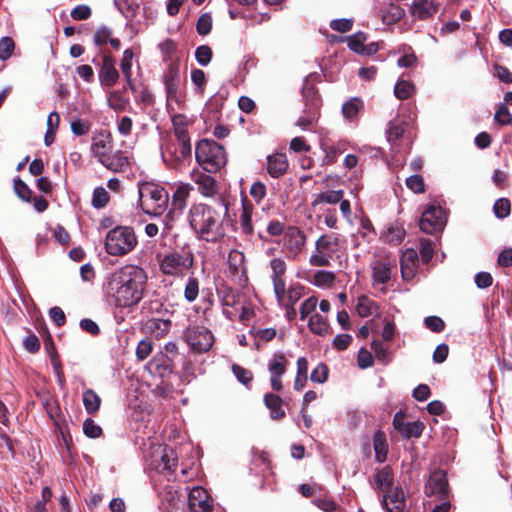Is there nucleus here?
Listing matches in <instances>:
<instances>
[{"instance_id": "1", "label": "nucleus", "mask_w": 512, "mask_h": 512, "mask_svg": "<svg viewBox=\"0 0 512 512\" xmlns=\"http://www.w3.org/2000/svg\"><path fill=\"white\" fill-rule=\"evenodd\" d=\"M147 280V273L142 267L125 264L105 277L102 289L114 306L131 308L143 299Z\"/></svg>"}, {"instance_id": "2", "label": "nucleus", "mask_w": 512, "mask_h": 512, "mask_svg": "<svg viewBox=\"0 0 512 512\" xmlns=\"http://www.w3.org/2000/svg\"><path fill=\"white\" fill-rule=\"evenodd\" d=\"M188 222L205 241L215 242L225 235L218 212L206 204H193L189 209Z\"/></svg>"}, {"instance_id": "3", "label": "nucleus", "mask_w": 512, "mask_h": 512, "mask_svg": "<svg viewBox=\"0 0 512 512\" xmlns=\"http://www.w3.org/2000/svg\"><path fill=\"white\" fill-rule=\"evenodd\" d=\"M138 244L135 231L130 226H117L105 236V251L111 256L122 257L132 252Z\"/></svg>"}, {"instance_id": "4", "label": "nucleus", "mask_w": 512, "mask_h": 512, "mask_svg": "<svg viewBox=\"0 0 512 512\" xmlns=\"http://www.w3.org/2000/svg\"><path fill=\"white\" fill-rule=\"evenodd\" d=\"M139 204L146 214L160 215L167 207L169 194L161 185L143 182L138 188Z\"/></svg>"}, {"instance_id": "5", "label": "nucleus", "mask_w": 512, "mask_h": 512, "mask_svg": "<svg viewBox=\"0 0 512 512\" xmlns=\"http://www.w3.org/2000/svg\"><path fill=\"white\" fill-rule=\"evenodd\" d=\"M341 241L337 234L321 235L315 242V248L309 257L312 266L327 267L340 258Z\"/></svg>"}, {"instance_id": "6", "label": "nucleus", "mask_w": 512, "mask_h": 512, "mask_svg": "<svg viewBox=\"0 0 512 512\" xmlns=\"http://www.w3.org/2000/svg\"><path fill=\"white\" fill-rule=\"evenodd\" d=\"M197 163L207 172L215 173L227 162L224 148L214 140L203 139L195 149Z\"/></svg>"}, {"instance_id": "7", "label": "nucleus", "mask_w": 512, "mask_h": 512, "mask_svg": "<svg viewBox=\"0 0 512 512\" xmlns=\"http://www.w3.org/2000/svg\"><path fill=\"white\" fill-rule=\"evenodd\" d=\"M160 271L167 276H184L194 264V254L188 247L173 250L158 257Z\"/></svg>"}, {"instance_id": "8", "label": "nucleus", "mask_w": 512, "mask_h": 512, "mask_svg": "<svg viewBox=\"0 0 512 512\" xmlns=\"http://www.w3.org/2000/svg\"><path fill=\"white\" fill-rule=\"evenodd\" d=\"M184 338L190 348L196 353L209 351L214 343L212 332L204 326H192L185 330Z\"/></svg>"}, {"instance_id": "9", "label": "nucleus", "mask_w": 512, "mask_h": 512, "mask_svg": "<svg viewBox=\"0 0 512 512\" xmlns=\"http://www.w3.org/2000/svg\"><path fill=\"white\" fill-rule=\"evenodd\" d=\"M289 360L286 355L277 351L267 361V370L270 374V386L273 391L280 392L283 389L282 377L287 372Z\"/></svg>"}, {"instance_id": "10", "label": "nucleus", "mask_w": 512, "mask_h": 512, "mask_svg": "<svg viewBox=\"0 0 512 512\" xmlns=\"http://www.w3.org/2000/svg\"><path fill=\"white\" fill-rule=\"evenodd\" d=\"M446 221L445 211L440 206L431 205L423 211L419 227L426 234H434L445 227Z\"/></svg>"}, {"instance_id": "11", "label": "nucleus", "mask_w": 512, "mask_h": 512, "mask_svg": "<svg viewBox=\"0 0 512 512\" xmlns=\"http://www.w3.org/2000/svg\"><path fill=\"white\" fill-rule=\"evenodd\" d=\"M162 81L165 85V90L168 99L180 101V63L179 61H172L168 64L163 73Z\"/></svg>"}, {"instance_id": "12", "label": "nucleus", "mask_w": 512, "mask_h": 512, "mask_svg": "<svg viewBox=\"0 0 512 512\" xmlns=\"http://www.w3.org/2000/svg\"><path fill=\"white\" fill-rule=\"evenodd\" d=\"M373 284H386L396 268V261L388 257L374 259L371 264Z\"/></svg>"}, {"instance_id": "13", "label": "nucleus", "mask_w": 512, "mask_h": 512, "mask_svg": "<svg viewBox=\"0 0 512 512\" xmlns=\"http://www.w3.org/2000/svg\"><path fill=\"white\" fill-rule=\"evenodd\" d=\"M190 512H212L213 500L208 492L202 487H194L188 495Z\"/></svg>"}, {"instance_id": "14", "label": "nucleus", "mask_w": 512, "mask_h": 512, "mask_svg": "<svg viewBox=\"0 0 512 512\" xmlns=\"http://www.w3.org/2000/svg\"><path fill=\"white\" fill-rule=\"evenodd\" d=\"M425 493L427 496H438L444 499L448 495V482L446 472L436 470L432 472L425 484Z\"/></svg>"}, {"instance_id": "15", "label": "nucleus", "mask_w": 512, "mask_h": 512, "mask_svg": "<svg viewBox=\"0 0 512 512\" xmlns=\"http://www.w3.org/2000/svg\"><path fill=\"white\" fill-rule=\"evenodd\" d=\"M306 236L297 227H289L284 235L283 245L290 257L295 258L304 248Z\"/></svg>"}, {"instance_id": "16", "label": "nucleus", "mask_w": 512, "mask_h": 512, "mask_svg": "<svg viewBox=\"0 0 512 512\" xmlns=\"http://www.w3.org/2000/svg\"><path fill=\"white\" fill-rule=\"evenodd\" d=\"M270 268L272 270L271 278L275 296L278 302H282L286 291V284L283 278L286 271V263L280 258H274L270 261Z\"/></svg>"}, {"instance_id": "17", "label": "nucleus", "mask_w": 512, "mask_h": 512, "mask_svg": "<svg viewBox=\"0 0 512 512\" xmlns=\"http://www.w3.org/2000/svg\"><path fill=\"white\" fill-rule=\"evenodd\" d=\"M405 414L401 411L397 412L393 418V427L404 438L420 437L423 431V424L419 421L407 422Z\"/></svg>"}, {"instance_id": "18", "label": "nucleus", "mask_w": 512, "mask_h": 512, "mask_svg": "<svg viewBox=\"0 0 512 512\" xmlns=\"http://www.w3.org/2000/svg\"><path fill=\"white\" fill-rule=\"evenodd\" d=\"M192 189V186L186 183H181L176 188L172 195L171 208L169 210L170 218H179V216L183 213Z\"/></svg>"}, {"instance_id": "19", "label": "nucleus", "mask_w": 512, "mask_h": 512, "mask_svg": "<svg viewBox=\"0 0 512 512\" xmlns=\"http://www.w3.org/2000/svg\"><path fill=\"white\" fill-rule=\"evenodd\" d=\"M119 79V72L116 69L115 62L111 56L104 55L102 66L99 71V81L103 87L110 88L114 86Z\"/></svg>"}, {"instance_id": "20", "label": "nucleus", "mask_w": 512, "mask_h": 512, "mask_svg": "<svg viewBox=\"0 0 512 512\" xmlns=\"http://www.w3.org/2000/svg\"><path fill=\"white\" fill-rule=\"evenodd\" d=\"M112 151V139L109 133L100 132L93 136L91 142L92 154L101 162Z\"/></svg>"}, {"instance_id": "21", "label": "nucleus", "mask_w": 512, "mask_h": 512, "mask_svg": "<svg viewBox=\"0 0 512 512\" xmlns=\"http://www.w3.org/2000/svg\"><path fill=\"white\" fill-rule=\"evenodd\" d=\"M418 267V253L413 248L403 251L400 261L401 275L404 280L412 279Z\"/></svg>"}, {"instance_id": "22", "label": "nucleus", "mask_w": 512, "mask_h": 512, "mask_svg": "<svg viewBox=\"0 0 512 512\" xmlns=\"http://www.w3.org/2000/svg\"><path fill=\"white\" fill-rule=\"evenodd\" d=\"M192 180L197 184L198 191L204 197H214L217 194L216 180L201 171H193L191 174Z\"/></svg>"}, {"instance_id": "23", "label": "nucleus", "mask_w": 512, "mask_h": 512, "mask_svg": "<svg viewBox=\"0 0 512 512\" xmlns=\"http://www.w3.org/2000/svg\"><path fill=\"white\" fill-rule=\"evenodd\" d=\"M100 163L114 173L125 172L130 167V160L128 156H126L121 150L110 153Z\"/></svg>"}, {"instance_id": "24", "label": "nucleus", "mask_w": 512, "mask_h": 512, "mask_svg": "<svg viewBox=\"0 0 512 512\" xmlns=\"http://www.w3.org/2000/svg\"><path fill=\"white\" fill-rule=\"evenodd\" d=\"M383 505L387 512H402L405 507V497L402 489L395 487L388 490L383 497Z\"/></svg>"}, {"instance_id": "25", "label": "nucleus", "mask_w": 512, "mask_h": 512, "mask_svg": "<svg viewBox=\"0 0 512 512\" xmlns=\"http://www.w3.org/2000/svg\"><path fill=\"white\" fill-rule=\"evenodd\" d=\"M172 326L169 319L151 318L144 324L145 333L154 336L157 339L164 337Z\"/></svg>"}, {"instance_id": "26", "label": "nucleus", "mask_w": 512, "mask_h": 512, "mask_svg": "<svg viewBox=\"0 0 512 512\" xmlns=\"http://www.w3.org/2000/svg\"><path fill=\"white\" fill-rule=\"evenodd\" d=\"M288 169V160L285 154L275 153L267 157V171L273 178L282 176Z\"/></svg>"}, {"instance_id": "27", "label": "nucleus", "mask_w": 512, "mask_h": 512, "mask_svg": "<svg viewBox=\"0 0 512 512\" xmlns=\"http://www.w3.org/2000/svg\"><path fill=\"white\" fill-rule=\"evenodd\" d=\"M438 9V4L432 0H419L414 2L412 14L419 19H427L433 16Z\"/></svg>"}, {"instance_id": "28", "label": "nucleus", "mask_w": 512, "mask_h": 512, "mask_svg": "<svg viewBox=\"0 0 512 512\" xmlns=\"http://www.w3.org/2000/svg\"><path fill=\"white\" fill-rule=\"evenodd\" d=\"M283 400L274 393H267L264 396V404L270 410V416L274 420L285 417V411L282 408Z\"/></svg>"}, {"instance_id": "29", "label": "nucleus", "mask_w": 512, "mask_h": 512, "mask_svg": "<svg viewBox=\"0 0 512 512\" xmlns=\"http://www.w3.org/2000/svg\"><path fill=\"white\" fill-rule=\"evenodd\" d=\"M252 214L253 206L243 201L241 214L239 216V226L241 233L246 236H250L253 234Z\"/></svg>"}, {"instance_id": "30", "label": "nucleus", "mask_w": 512, "mask_h": 512, "mask_svg": "<svg viewBox=\"0 0 512 512\" xmlns=\"http://www.w3.org/2000/svg\"><path fill=\"white\" fill-rule=\"evenodd\" d=\"M363 101L358 97H353L342 105V115L348 121H355L359 115V112L363 109Z\"/></svg>"}, {"instance_id": "31", "label": "nucleus", "mask_w": 512, "mask_h": 512, "mask_svg": "<svg viewBox=\"0 0 512 512\" xmlns=\"http://www.w3.org/2000/svg\"><path fill=\"white\" fill-rule=\"evenodd\" d=\"M344 192L342 190H329L319 193L315 196L312 206L316 207L319 204H336L343 198Z\"/></svg>"}, {"instance_id": "32", "label": "nucleus", "mask_w": 512, "mask_h": 512, "mask_svg": "<svg viewBox=\"0 0 512 512\" xmlns=\"http://www.w3.org/2000/svg\"><path fill=\"white\" fill-rule=\"evenodd\" d=\"M308 327L314 334L324 336L329 333V324L323 316L320 314L311 315Z\"/></svg>"}, {"instance_id": "33", "label": "nucleus", "mask_w": 512, "mask_h": 512, "mask_svg": "<svg viewBox=\"0 0 512 512\" xmlns=\"http://www.w3.org/2000/svg\"><path fill=\"white\" fill-rule=\"evenodd\" d=\"M101 404V398L99 395L92 389H87L83 393V405L88 414L96 413Z\"/></svg>"}, {"instance_id": "34", "label": "nucleus", "mask_w": 512, "mask_h": 512, "mask_svg": "<svg viewBox=\"0 0 512 512\" xmlns=\"http://www.w3.org/2000/svg\"><path fill=\"white\" fill-rule=\"evenodd\" d=\"M134 53L131 49H126L123 52V57L120 62V68L126 83L129 87H132V60Z\"/></svg>"}, {"instance_id": "35", "label": "nucleus", "mask_w": 512, "mask_h": 512, "mask_svg": "<svg viewBox=\"0 0 512 512\" xmlns=\"http://www.w3.org/2000/svg\"><path fill=\"white\" fill-rule=\"evenodd\" d=\"M393 482V475L391 471L387 468H384L377 472L375 475V489L379 491H387L390 490Z\"/></svg>"}, {"instance_id": "36", "label": "nucleus", "mask_w": 512, "mask_h": 512, "mask_svg": "<svg viewBox=\"0 0 512 512\" xmlns=\"http://www.w3.org/2000/svg\"><path fill=\"white\" fill-rule=\"evenodd\" d=\"M245 256L238 250H233L228 255V265L231 272L238 274L245 270L244 265Z\"/></svg>"}, {"instance_id": "37", "label": "nucleus", "mask_w": 512, "mask_h": 512, "mask_svg": "<svg viewBox=\"0 0 512 512\" xmlns=\"http://www.w3.org/2000/svg\"><path fill=\"white\" fill-rule=\"evenodd\" d=\"M335 274L327 270H319L314 276L312 283L320 288L330 287L335 281Z\"/></svg>"}, {"instance_id": "38", "label": "nucleus", "mask_w": 512, "mask_h": 512, "mask_svg": "<svg viewBox=\"0 0 512 512\" xmlns=\"http://www.w3.org/2000/svg\"><path fill=\"white\" fill-rule=\"evenodd\" d=\"M382 22L390 25L398 22L404 16V11L397 5L391 4L385 13L381 15Z\"/></svg>"}, {"instance_id": "39", "label": "nucleus", "mask_w": 512, "mask_h": 512, "mask_svg": "<svg viewBox=\"0 0 512 512\" xmlns=\"http://www.w3.org/2000/svg\"><path fill=\"white\" fill-rule=\"evenodd\" d=\"M109 200H110L109 194L104 187L99 186L94 189L93 195H92V200H91L92 206L94 208H96V209L104 208L108 204Z\"/></svg>"}, {"instance_id": "40", "label": "nucleus", "mask_w": 512, "mask_h": 512, "mask_svg": "<svg viewBox=\"0 0 512 512\" xmlns=\"http://www.w3.org/2000/svg\"><path fill=\"white\" fill-rule=\"evenodd\" d=\"M414 92V85L406 80H399L394 88L395 96L401 100L408 99L413 95Z\"/></svg>"}, {"instance_id": "41", "label": "nucleus", "mask_w": 512, "mask_h": 512, "mask_svg": "<svg viewBox=\"0 0 512 512\" xmlns=\"http://www.w3.org/2000/svg\"><path fill=\"white\" fill-rule=\"evenodd\" d=\"M317 116V104L313 103V106L308 108L305 114L299 117L296 125L302 129H308L316 121Z\"/></svg>"}, {"instance_id": "42", "label": "nucleus", "mask_w": 512, "mask_h": 512, "mask_svg": "<svg viewBox=\"0 0 512 512\" xmlns=\"http://www.w3.org/2000/svg\"><path fill=\"white\" fill-rule=\"evenodd\" d=\"M373 446L375 450V457L378 462H384L387 458V445L385 438L380 434H376L373 439Z\"/></svg>"}, {"instance_id": "43", "label": "nucleus", "mask_w": 512, "mask_h": 512, "mask_svg": "<svg viewBox=\"0 0 512 512\" xmlns=\"http://www.w3.org/2000/svg\"><path fill=\"white\" fill-rule=\"evenodd\" d=\"M493 212L498 219H504L510 215L511 203L507 198H499L495 201Z\"/></svg>"}, {"instance_id": "44", "label": "nucleus", "mask_w": 512, "mask_h": 512, "mask_svg": "<svg viewBox=\"0 0 512 512\" xmlns=\"http://www.w3.org/2000/svg\"><path fill=\"white\" fill-rule=\"evenodd\" d=\"M367 37L363 32H357L348 37V47L355 53L362 54L364 51V43Z\"/></svg>"}, {"instance_id": "45", "label": "nucleus", "mask_w": 512, "mask_h": 512, "mask_svg": "<svg viewBox=\"0 0 512 512\" xmlns=\"http://www.w3.org/2000/svg\"><path fill=\"white\" fill-rule=\"evenodd\" d=\"M357 313L361 317L371 316L375 309V303L367 297H360L357 304Z\"/></svg>"}, {"instance_id": "46", "label": "nucleus", "mask_w": 512, "mask_h": 512, "mask_svg": "<svg viewBox=\"0 0 512 512\" xmlns=\"http://www.w3.org/2000/svg\"><path fill=\"white\" fill-rule=\"evenodd\" d=\"M199 295V282L196 278L190 277L185 285L184 297L188 302H193Z\"/></svg>"}, {"instance_id": "47", "label": "nucleus", "mask_w": 512, "mask_h": 512, "mask_svg": "<svg viewBox=\"0 0 512 512\" xmlns=\"http://www.w3.org/2000/svg\"><path fill=\"white\" fill-rule=\"evenodd\" d=\"M404 134V127L402 124L397 122H390L387 130V140L395 145L402 138Z\"/></svg>"}, {"instance_id": "48", "label": "nucleus", "mask_w": 512, "mask_h": 512, "mask_svg": "<svg viewBox=\"0 0 512 512\" xmlns=\"http://www.w3.org/2000/svg\"><path fill=\"white\" fill-rule=\"evenodd\" d=\"M187 120L184 116L177 115L173 118V126H174V134L177 140H185V137H188V133L186 130Z\"/></svg>"}, {"instance_id": "49", "label": "nucleus", "mask_w": 512, "mask_h": 512, "mask_svg": "<svg viewBox=\"0 0 512 512\" xmlns=\"http://www.w3.org/2000/svg\"><path fill=\"white\" fill-rule=\"evenodd\" d=\"M329 369L326 364L319 363L311 372L310 379L315 383H324L328 379Z\"/></svg>"}, {"instance_id": "50", "label": "nucleus", "mask_w": 512, "mask_h": 512, "mask_svg": "<svg viewBox=\"0 0 512 512\" xmlns=\"http://www.w3.org/2000/svg\"><path fill=\"white\" fill-rule=\"evenodd\" d=\"M232 371L237 380L244 385L249 384L253 380L252 371L240 365L234 364L232 366Z\"/></svg>"}, {"instance_id": "51", "label": "nucleus", "mask_w": 512, "mask_h": 512, "mask_svg": "<svg viewBox=\"0 0 512 512\" xmlns=\"http://www.w3.org/2000/svg\"><path fill=\"white\" fill-rule=\"evenodd\" d=\"M15 44L12 38L3 37L0 39V60L9 59L14 51Z\"/></svg>"}, {"instance_id": "52", "label": "nucleus", "mask_w": 512, "mask_h": 512, "mask_svg": "<svg viewBox=\"0 0 512 512\" xmlns=\"http://www.w3.org/2000/svg\"><path fill=\"white\" fill-rule=\"evenodd\" d=\"M153 350V343L150 339H142L136 348V357L139 361L145 360Z\"/></svg>"}, {"instance_id": "53", "label": "nucleus", "mask_w": 512, "mask_h": 512, "mask_svg": "<svg viewBox=\"0 0 512 512\" xmlns=\"http://www.w3.org/2000/svg\"><path fill=\"white\" fill-rule=\"evenodd\" d=\"M195 58L201 66H207L212 58V50L208 45H201L195 51Z\"/></svg>"}, {"instance_id": "54", "label": "nucleus", "mask_w": 512, "mask_h": 512, "mask_svg": "<svg viewBox=\"0 0 512 512\" xmlns=\"http://www.w3.org/2000/svg\"><path fill=\"white\" fill-rule=\"evenodd\" d=\"M494 119L501 125H509L512 123V114L505 104H501L495 112Z\"/></svg>"}, {"instance_id": "55", "label": "nucleus", "mask_w": 512, "mask_h": 512, "mask_svg": "<svg viewBox=\"0 0 512 512\" xmlns=\"http://www.w3.org/2000/svg\"><path fill=\"white\" fill-rule=\"evenodd\" d=\"M250 333L254 336L256 340L269 342L276 336V330L274 328H263L256 329L253 328L250 330Z\"/></svg>"}, {"instance_id": "56", "label": "nucleus", "mask_w": 512, "mask_h": 512, "mask_svg": "<svg viewBox=\"0 0 512 512\" xmlns=\"http://www.w3.org/2000/svg\"><path fill=\"white\" fill-rule=\"evenodd\" d=\"M406 186L414 193L425 191L424 179L421 175H411L406 179Z\"/></svg>"}, {"instance_id": "57", "label": "nucleus", "mask_w": 512, "mask_h": 512, "mask_svg": "<svg viewBox=\"0 0 512 512\" xmlns=\"http://www.w3.org/2000/svg\"><path fill=\"white\" fill-rule=\"evenodd\" d=\"M14 190L19 198L29 202L31 200V190L20 178L14 179Z\"/></svg>"}, {"instance_id": "58", "label": "nucleus", "mask_w": 512, "mask_h": 512, "mask_svg": "<svg viewBox=\"0 0 512 512\" xmlns=\"http://www.w3.org/2000/svg\"><path fill=\"white\" fill-rule=\"evenodd\" d=\"M420 255L425 263H428L433 258L434 247L431 240L426 238L420 240Z\"/></svg>"}, {"instance_id": "59", "label": "nucleus", "mask_w": 512, "mask_h": 512, "mask_svg": "<svg viewBox=\"0 0 512 512\" xmlns=\"http://www.w3.org/2000/svg\"><path fill=\"white\" fill-rule=\"evenodd\" d=\"M212 28V18L208 13L202 14L197 21L196 30L200 35H207Z\"/></svg>"}, {"instance_id": "60", "label": "nucleus", "mask_w": 512, "mask_h": 512, "mask_svg": "<svg viewBox=\"0 0 512 512\" xmlns=\"http://www.w3.org/2000/svg\"><path fill=\"white\" fill-rule=\"evenodd\" d=\"M191 81L196 86L199 93H203L207 80L206 75L201 69H194L191 72Z\"/></svg>"}, {"instance_id": "61", "label": "nucleus", "mask_w": 512, "mask_h": 512, "mask_svg": "<svg viewBox=\"0 0 512 512\" xmlns=\"http://www.w3.org/2000/svg\"><path fill=\"white\" fill-rule=\"evenodd\" d=\"M83 432L89 438H97L101 435L102 429L92 419L88 418L83 423Z\"/></svg>"}, {"instance_id": "62", "label": "nucleus", "mask_w": 512, "mask_h": 512, "mask_svg": "<svg viewBox=\"0 0 512 512\" xmlns=\"http://www.w3.org/2000/svg\"><path fill=\"white\" fill-rule=\"evenodd\" d=\"M317 307V298L309 297L300 306V319L303 321L306 317L312 314Z\"/></svg>"}, {"instance_id": "63", "label": "nucleus", "mask_w": 512, "mask_h": 512, "mask_svg": "<svg viewBox=\"0 0 512 512\" xmlns=\"http://www.w3.org/2000/svg\"><path fill=\"white\" fill-rule=\"evenodd\" d=\"M371 349L375 353V356L377 359L381 360L382 362H388L389 361V353L386 347H384L383 343L375 339L371 343Z\"/></svg>"}, {"instance_id": "64", "label": "nucleus", "mask_w": 512, "mask_h": 512, "mask_svg": "<svg viewBox=\"0 0 512 512\" xmlns=\"http://www.w3.org/2000/svg\"><path fill=\"white\" fill-rule=\"evenodd\" d=\"M494 76L497 77L500 82L506 84L512 83V72L502 65H494Z\"/></svg>"}]
</instances>
